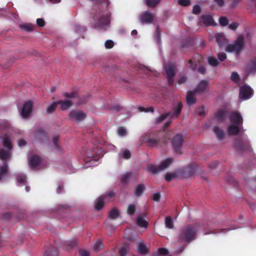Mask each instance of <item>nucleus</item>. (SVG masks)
<instances>
[{
    "label": "nucleus",
    "mask_w": 256,
    "mask_h": 256,
    "mask_svg": "<svg viewBox=\"0 0 256 256\" xmlns=\"http://www.w3.org/2000/svg\"><path fill=\"white\" fill-rule=\"evenodd\" d=\"M208 64L212 66H216L218 64V62L216 58L214 56H210L208 58Z\"/></svg>",
    "instance_id": "32"
},
{
    "label": "nucleus",
    "mask_w": 256,
    "mask_h": 256,
    "mask_svg": "<svg viewBox=\"0 0 256 256\" xmlns=\"http://www.w3.org/2000/svg\"><path fill=\"white\" fill-rule=\"evenodd\" d=\"M26 141H25L24 140H22V139L19 140L18 142V146L20 147L24 146L26 145Z\"/></svg>",
    "instance_id": "60"
},
{
    "label": "nucleus",
    "mask_w": 256,
    "mask_h": 256,
    "mask_svg": "<svg viewBox=\"0 0 256 256\" xmlns=\"http://www.w3.org/2000/svg\"><path fill=\"white\" fill-rule=\"evenodd\" d=\"M128 250V246H122L120 250V254L121 256H126V252Z\"/></svg>",
    "instance_id": "46"
},
{
    "label": "nucleus",
    "mask_w": 256,
    "mask_h": 256,
    "mask_svg": "<svg viewBox=\"0 0 256 256\" xmlns=\"http://www.w3.org/2000/svg\"><path fill=\"white\" fill-rule=\"evenodd\" d=\"M110 22V20L108 17L106 18H102L100 20L99 24L98 25V27L103 28L104 25L107 26L108 24Z\"/></svg>",
    "instance_id": "30"
},
{
    "label": "nucleus",
    "mask_w": 256,
    "mask_h": 256,
    "mask_svg": "<svg viewBox=\"0 0 256 256\" xmlns=\"http://www.w3.org/2000/svg\"><path fill=\"white\" fill-rule=\"evenodd\" d=\"M64 96L68 98H72L74 97L75 94L74 92H71V93H68V92H64Z\"/></svg>",
    "instance_id": "59"
},
{
    "label": "nucleus",
    "mask_w": 256,
    "mask_h": 256,
    "mask_svg": "<svg viewBox=\"0 0 256 256\" xmlns=\"http://www.w3.org/2000/svg\"><path fill=\"white\" fill-rule=\"evenodd\" d=\"M178 3L182 6H189L190 2V0H178Z\"/></svg>",
    "instance_id": "44"
},
{
    "label": "nucleus",
    "mask_w": 256,
    "mask_h": 256,
    "mask_svg": "<svg viewBox=\"0 0 256 256\" xmlns=\"http://www.w3.org/2000/svg\"><path fill=\"white\" fill-rule=\"evenodd\" d=\"M208 86V81L202 80L200 82L195 90L196 92H202L206 90Z\"/></svg>",
    "instance_id": "20"
},
{
    "label": "nucleus",
    "mask_w": 256,
    "mask_h": 256,
    "mask_svg": "<svg viewBox=\"0 0 256 256\" xmlns=\"http://www.w3.org/2000/svg\"><path fill=\"white\" fill-rule=\"evenodd\" d=\"M114 194L113 192H110L108 194L99 197L95 202L94 207L96 210H101L104 206V200H111L114 196Z\"/></svg>",
    "instance_id": "7"
},
{
    "label": "nucleus",
    "mask_w": 256,
    "mask_h": 256,
    "mask_svg": "<svg viewBox=\"0 0 256 256\" xmlns=\"http://www.w3.org/2000/svg\"><path fill=\"white\" fill-rule=\"evenodd\" d=\"M218 57L220 61L222 62L226 59V56L224 52L219 53L218 54Z\"/></svg>",
    "instance_id": "50"
},
{
    "label": "nucleus",
    "mask_w": 256,
    "mask_h": 256,
    "mask_svg": "<svg viewBox=\"0 0 256 256\" xmlns=\"http://www.w3.org/2000/svg\"><path fill=\"white\" fill-rule=\"evenodd\" d=\"M103 247V244L100 241H97L94 246V248L96 251L100 250Z\"/></svg>",
    "instance_id": "42"
},
{
    "label": "nucleus",
    "mask_w": 256,
    "mask_h": 256,
    "mask_svg": "<svg viewBox=\"0 0 256 256\" xmlns=\"http://www.w3.org/2000/svg\"><path fill=\"white\" fill-rule=\"evenodd\" d=\"M173 160L171 158H167L164 160L158 166L150 165L148 168V170L155 174L160 170H164L172 163Z\"/></svg>",
    "instance_id": "4"
},
{
    "label": "nucleus",
    "mask_w": 256,
    "mask_h": 256,
    "mask_svg": "<svg viewBox=\"0 0 256 256\" xmlns=\"http://www.w3.org/2000/svg\"><path fill=\"white\" fill-rule=\"evenodd\" d=\"M203 22L206 26L212 25L214 24V20L212 16L210 15H204L201 17Z\"/></svg>",
    "instance_id": "21"
},
{
    "label": "nucleus",
    "mask_w": 256,
    "mask_h": 256,
    "mask_svg": "<svg viewBox=\"0 0 256 256\" xmlns=\"http://www.w3.org/2000/svg\"><path fill=\"white\" fill-rule=\"evenodd\" d=\"M195 232L192 226L186 227L183 229L180 235V239L182 241H190L194 239Z\"/></svg>",
    "instance_id": "6"
},
{
    "label": "nucleus",
    "mask_w": 256,
    "mask_h": 256,
    "mask_svg": "<svg viewBox=\"0 0 256 256\" xmlns=\"http://www.w3.org/2000/svg\"><path fill=\"white\" fill-rule=\"evenodd\" d=\"M80 256H89V253L86 250L80 252Z\"/></svg>",
    "instance_id": "63"
},
{
    "label": "nucleus",
    "mask_w": 256,
    "mask_h": 256,
    "mask_svg": "<svg viewBox=\"0 0 256 256\" xmlns=\"http://www.w3.org/2000/svg\"><path fill=\"white\" fill-rule=\"evenodd\" d=\"M170 115V114L168 113L164 114H162L156 120V123L158 124L162 121L164 120L166 117Z\"/></svg>",
    "instance_id": "45"
},
{
    "label": "nucleus",
    "mask_w": 256,
    "mask_h": 256,
    "mask_svg": "<svg viewBox=\"0 0 256 256\" xmlns=\"http://www.w3.org/2000/svg\"><path fill=\"white\" fill-rule=\"evenodd\" d=\"M160 0H144V2L149 7H154L158 4Z\"/></svg>",
    "instance_id": "27"
},
{
    "label": "nucleus",
    "mask_w": 256,
    "mask_h": 256,
    "mask_svg": "<svg viewBox=\"0 0 256 256\" xmlns=\"http://www.w3.org/2000/svg\"><path fill=\"white\" fill-rule=\"evenodd\" d=\"M30 167L40 168L44 162L37 156H32L28 160Z\"/></svg>",
    "instance_id": "13"
},
{
    "label": "nucleus",
    "mask_w": 256,
    "mask_h": 256,
    "mask_svg": "<svg viewBox=\"0 0 256 256\" xmlns=\"http://www.w3.org/2000/svg\"><path fill=\"white\" fill-rule=\"evenodd\" d=\"M215 38L218 44L221 48L228 42V40L226 38L225 36L222 33H218L216 34Z\"/></svg>",
    "instance_id": "16"
},
{
    "label": "nucleus",
    "mask_w": 256,
    "mask_h": 256,
    "mask_svg": "<svg viewBox=\"0 0 256 256\" xmlns=\"http://www.w3.org/2000/svg\"><path fill=\"white\" fill-rule=\"evenodd\" d=\"M230 124L228 126V132L230 134H237L242 130L243 120L240 113H232L230 116Z\"/></svg>",
    "instance_id": "1"
},
{
    "label": "nucleus",
    "mask_w": 256,
    "mask_h": 256,
    "mask_svg": "<svg viewBox=\"0 0 256 256\" xmlns=\"http://www.w3.org/2000/svg\"><path fill=\"white\" fill-rule=\"evenodd\" d=\"M2 141L4 146L6 147L8 150H4L3 148L0 149V159L2 160H6L10 158V150L12 148L11 141L9 136L4 135L2 138Z\"/></svg>",
    "instance_id": "3"
},
{
    "label": "nucleus",
    "mask_w": 256,
    "mask_h": 256,
    "mask_svg": "<svg viewBox=\"0 0 256 256\" xmlns=\"http://www.w3.org/2000/svg\"><path fill=\"white\" fill-rule=\"evenodd\" d=\"M184 139L181 134H178L172 140V145L176 151H178L182 147Z\"/></svg>",
    "instance_id": "14"
},
{
    "label": "nucleus",
    "mask_w": 256,
    "mask_h": 256,
    "mask_svg": "<svg viewBox=\"0 0 256 256\" xmlns=\"http://www.w3.org/2000/svg\"><path fill=\"white\" fill-rule=\"evenodd\" d=\"M224 114L225 110L223 109L220 110L218 111L216 113L215 118L218 120H221L222 119Z\"/></svg>",
    "instance_id": "33"
},
{
    "label": "nucleus",
    "mask_w": 256,
    "mask_h": 256,
    "mask_svg": "<svg viewBox=\"0 0 256 256\" xmlns=\"http://www.w3.org/2000/svg\"><path fill=\"white\" fill-rule=\"evenodd\" d=\"M238 26V24L236 22H232L229 24L228 28L232 30H236Z\"/></svg>",
    "instance_id": "54"
},
{
    "label": "nucleus",
    "mask_w": 256,
    "mask_h": 256,
    "mask_svg": "<svg viewBox=\"0 0 256 256\" xmlns=\"http://www.w3.org/2000/svg\"><path fill=\"white\" fill-rule=\"evenodd\" d=\"M138 110L140 112H154V108L152 107L145 108L143 107H140L138 108Z\"/></svg>",
    "instance_id": "52"
},
{
    "label": "nucleus",
    "mask_w": 256,
    "mask_h": 256,
    "mask_svg": "<svg viewBox=\"0 0 256 256\" xmlns=\"http://www.w3.org/2000/svg\"><path fill=\"white\" fill-rule=\"evenodd\" d=\"M256 72V60L250 62L245 69L246 76Z\"/></svg>",
    "instance_id": "15"
},
{
    "label": "nucleus",
    "mask_w": 256,
    "mask_h": 256,
    "mask_svg": "<svg viewBox=\"0 0 256 256\" xmlns=\"http://www.w3.org/2000/svg\"><path fill=\"white\" fill-rule=\"evenodd\" d=\"M200 7L198 5H195L193 7L192 12L194 14H198L200 12Z\"/></svg>",
    "instance_id": "49"
},
{
    "label": "nucleus",
    "mask_w": 256,
    "mask_h": 256,
    "mask_svg": "<svg viewBox=\"0 0 256 256\" xmlns=\"http://www.w3.org/2000/svg\"><path fill=\"white\" fill-rule=\"evenodd\" d=\"M154 17L152 13L146 11L140 16V22L142 24H150L154 22Z\"/></svg>",
    "instance_id": "11"
},
{
    "label": "nucleus",
    "mask_w": 256,
    "mask_h": 256,
    "mask_svg": "<svg viewBox=\"0 0 256 256\" xmlns=\"http://www.w3.org/2000/svg\"><path fill=\"white\" fill-rule=\"evenodd\" d=\"M36 24L40 26H44V21L42 18H38Z\"/></svg>",
    "instance_id": "55"
},
{
    "label": "nucleus",
    "mask_w": 256,
    "mask_h": 256,
    "mask_svg": "<svg viewBox=\"0 0 256 256\" xmlns=\"http://www.w3.org/2000/svg\"><path fill=\"white\" fill-rule=\"evenodd\" d=\"M250 5L256 8V0H250Z\"/></svg>",
    "instance_id": "64"
},
{
    "label": "nucleus",
    "mask_w": 256,
    "mask_h": 256,
    "mask_svg": "<svg viewBox=\"0 0 256 256\" xmlns=\"http://www.w3.org/2000/svg\"><path fill=\"white\" fill-rule=\"evenodd\" d=\"M58 104L60 106L62 110H66L70 108L72 104V102L70 100H65L57 102Z\"/></svg>",
    "instance_id": "18"
},
{
    "label": "nucleus",
    "mask_w": 256,
    "mask_h": 256,
    "mask_svg": "<svg viewBox=\"0 0 256 256\" xmlns=\"http://www.w3.org/2000/svg\"><path fill=\"white\" fill-rule=\"evenodd\" d=\"M136 224L139 227L146 228L148 226V223L144 217V216H140L136 218Z\"/></svg>",
    "instance_id": "19"
},
{
    "label": "nucleus",
    "mask_w": 256,
    "mask_h": 256,
    "mask_svg": "<svg viewBox=\"0 0 256 256\" xmlns=\"http://www.w3.org/2000/svg\"><path fill=\"white\" fill-rule=\"evenodd\" d=\"M20 28L26 32H30L34 30V26L31 24H24L20 26Z\"/></svg>",
    "instance_id": "35"
},
{
    "label": "nucleus",
    "mask_w": 256,
    "mask_h": 256,
    "mask_svg": "<svg viewBox=\"0 0 256 256\" xmlns=\"http://www.w3.org/2000/svg\"><path fill=\"white\" fill-rule=\"evenodd\" d=\"M244 46V38L242 36H239L233 44H228L226 50L230 52L238 54L242 51Z\"/></svg>",
    "instance_id": "2"
},
{
    "label": "nucleus",
    "mask_w": 256,
    "mask_h": 256,
    "mask_svg": "<svg viewBox=\"0 0 256 256\" xmlns=\"http://www.w3.org/2000/svg\"><path fill=\"white\" fill-rule=\"evenodd\" d=\"M253 94V90L248 86H244L240 87V98L243 100L249 99Z\"/></svg>",
    "instance_id": "8"
},
{
    "label": "nucleus",
    "mask_w": 256,
    "mask_h": 256,
    "mask_svg": "<svg viewBox=\"0 0 256 256\" xmlns=\"http://www.w3.org/2000/svg\"><path fill=\"white\" fill-rule=\"evenodd\" d=\"M155 37H156V40L158 42H159L160 38V32L158 29L156 30V32Z\"/></svg>",
    "instance_id": "61"
},
{
    "label": "nucleus",
    "mask_w": 256,
    "mask_h": 256,
    "mask_svg": "<svg viewBox=\"0 0 256 256\" xmlns=\"http://www.w3.org/2000/svg\"><path fill=\"white\" fill-rule=\"evenodd\" d=\"M130 152L128 150H124L121 154L122 157L125 159L129 158L130 157Z\"/></svg>",
    "instance_id": "41"
},
{
    "label": "nucleus",
    "mask_w": 256,
    "mask_h": 256,
    "mask_svg": "<svg viewBox=\"0 0 256 256\" xmlns=\"http://www.w3.org/2000/svg\"><path fill=\"white\" fill-rule=\"evenodd\" d=\"M148 144L150 146H157L158 144V140L155 138H150L147 140Z\"/></svg>",
    "instance_id": "39"
},
{
    "label": "nucleus",
    "mask_w": 256,
    "mask_h": 256,
    "mask_svg": "<svg viewBox=\"0 0 256 256\" xmlns=\"http://www.w3.org/2000/svg\"><path fill=\"white\" fill-rule=\"evenodd\" d=\"M230 78L232 80H234L236 82H239L240 76L236 72H232V73Z\"/></svg>",
    "instance_id": "40"
},
{
    "label": "nucleus",
    "mask_w": 256,
    "mask_h": 256,
    "mask_svg": "<svg viewBox=\"0 0 256 256\" xmlns=\"http://www.w3.org/2000/svg\"><path fill=\"white\" fill-rule=\"evenodd\" d=\"M165 70L167 77L168 78V82L172 84L174 82V76L176 66L174 64H170L165 66Z\"/></svg>",
    "instance_id": "10"
},
{
    "label": "nucleus",
    "mask_w": 256,
    "mask_h": 256,
    "mask_svg": "<svg viewBox=\"0 0 256 256\" xmlns=\"http://www.w3.org/2000/svg\"><path fill=\"white\" fill-rule=\"evenodd\" d=\"M32 102L31 101H28L24 102L20 110V114L22 118H26L30 114L32 111Z\"/></svg>",
    "instance_id": "9"
},
{
    "label": "nucleus",
    "mask_w": 256,
    "mask_h": 256,
    "mask_svg": "<svg viewBox=\"0 0 256 256\" xmlns=\"http://www.w3.org/2000/svg\"><path fill=\"white\" fill-rule=\"evenodd\" d=\"M196 92V90H194V92L188 91V92L186 100L188 105H192L196 102V99L194 96Z\"/></svg>",
    "instance_id": "17"
},
{
    "label": "nucleus",
    "mask_w": 256,
    "mask_h": 256,
    "mask_svg": "<svg viewBox=\"0 0 256 256\" xmlns=\"http://www.w3.org/2000/svg\"><path fill=\"white\" fill-rule=\"evenodd\" d=\"M182 108V104L180 102H178V104L177 106L174 108V114H173L174 116H178L181 112Z\"/></svg>",
    "instance_id": "37"
},
{
    "label": "nucleus",
    "mask_w": 256,
    "mask_h": 256,
    "mask_svg": "<svg viewBox=\"0 0 256 256\" xmlns=\"http://www.w3.org/2000/svg\"><path fill=\"white\" fill-rule=\"evenodd\" d=\"M70 120L76 122H80L86 118V114L82 111L72 110L68 114Z\"/></svg>",
    "instance_id": "12"
},
{
    "label": "nucleus",
    "mask_w": 256,
    "mask_h": 256,
    "mask_svg": "<svg viewBox=\"0 0 256 256\" xmlns=\"http://www.w3.org/2000/svg\"><path fill=\"white\" fill-rule=\"evenodd\" d=\"M145 189V186L142 184H139L136 188L134 191V194L136 196H140Z\"/></svg>",
    "instance_id": "25"
},
{
    "label": "nucleus",
    "mask_w": 256,
    "mask_h": 256,
    "mask_svg": "<svg viewBox=\"0 0 256 256\" xmlns=\"http://www.w3.org/2000/svg\"><path fill=\"white\" fill-rule=\"evenodd\" d=\"M114 42L112 40H107L105 42L104 46L106 48H111L114 46Z\"/></svg>",
    "instance_id": "47"
},
{
    "label": "nucleus",
    "mask_w": 256,
    "mask_h": 256,
    "mask_svg": "<svg viewBox=\"0 0 256 256\" xmlns=\"http://www.w3.org/2000/svg\"><path fill=\"white\" fill-rule=\"evenodd\" d=\"M189 63L190 64V67L192 69L194 70L196 68V64L195 63L193 64V62L192 60H190L189 61Z\"/></svg>",
    "instance_id": "62"
},
{
    "label": "nucleus",
    "mask_w": 256,
    "mask_h": 256,
    "mask_svg": "<svg viewBox=\"0 0 256 256\" xmlns=\"http://www.w3.org/2000/svg\"><path fill=\"white\" fill-rule=\"evenodd\" d=\"M118 134L120 136H124L127 134V130L126 128L124 127H120L118 128Z\"/></svg>",
    "instance_id": "36"
},
{
    "label": "nucleus",
    "mask_w": 256,
    "mask_h": 256,
    "mask_svg": "<svg viewBox=\"0 0 256 256\" xmlns=\"http://www.w3.org/2000/svg\"><path fill=\"white\" fill-rule=\"evenodd\" d=\"M196 112L200 115V116H204V108H200L197 109Z\"/></svg>",
    "instance_id": "58"
},
{
    "label": "nucleus",
    "mask_w": 256,
    "mask_h": 256,
    "mask_svg": "<svg viewBox=\"0 0 256 256\" xmlns=\"http://www.w3.org/2000/svg\"><path fill=\"white\" fill-rule=\"evenodd\" d=\"M9 124L7 122H0V129H3L8 128Z\"/></svg>",
    "instance_id": "56"
},
{
    "label": "nucleus",
    "mask_w": 256,
    "mask_h": 256,
    "mask_svg": "<svg viewBox=\"0 0 256 256\" xmlns=\"http://www.w3.org/2000/svg\"><path fill=\"white\" fill-rule=\"evenodd\" d=\"M58 104L57 102H54L52 103L46 109V112L48 114H51L53 112L56 108V105Z\"/></svg>",
    "instance_id": "34"
},
{
    "label": "nucleus",
    "mask_w": 256,
    "mask_h": 256,
    "mask_svg": "<svg viewBox=\"0 0 256 256\" xmlns=\"http://www.w3.org/2000/svg\"><path fill=\"white\" fill-rule=\"evenodd\" d=\"M165 225L168 228H172L174 227V224L172 219L169 217H166L165 218Z\"/></svg>",
    "instance_id": "28"
},
{
    "label": "nucleus",
    "mask_w": 256,
    "mask_h": 256,
    "mask_svg": "<svg viewBox=\"0 0 256 256\" xmlns=\"http://www.w3.org/2000/svg\"><path fill=\"white\" fill-rule=\"evenodd\" d=\"M100 154H101V151L98 148L93 150L92 152H86V156L87 158L85 160L87 164L86 167L96 165L97 160L98 158L97 156Z\"/></svg>",
    "instance_id": "5"
},
{
    "label": "nucleus",
    "mask_w": 256,
    "mask_h": 256,
    "mask_svg": "<svg viewBox=\"0 0 256 256\" xmlns=\"http://www.w3.org/2000/svg\"><path fill=\"white\" fill-rule=\"evenodd\" d=\"M160 198V194L159 192L154 194L152 196V199L154 201L158 202Z\"/></svg>",
    "instance_id": "48"
},
{
    "label": "nucleus",
    "mask_w": 256,
    "mask_h": 256,
    "mask_svg": "<svg viewBox=\"0 0 256 256\" xmlns=\"http://www.w3.org/2000/svg\"><path fill=\"white\" fill-rule=\"evenodd\" d=\"M36 137L38 138H40L42 137H46L45 132L43 130H41L40 132L36 134Z\"/></svg>",
    "instance_id": "53"
},
{
    "label": "nucleus",
    "mask_w": 256,
    "mask_h": 256,
    "mask_svg": "<svg viewBox=\"0 0 256 256\" xmlns=\"http://www.w3.org/2000/svg\"><path fill=\"white\" fill-rule=\"evenodd\" d=\"M176 177V172H168L166 174L165 178L166 180L170 182Z\"/></svg>",
    "instance_id": "31"
},
{
    "label": "nucleus",
    "mask_w": 256,
    "mask_h": 256,
    "mask_svg": "<svg viewBox=\"0 0 256 256\" xmlns=\"http://www.w3.org/2000/svg\"><path fill=\"white\" fill-rule=\"evenodd\" d=\"M214 132L219 140H222L224 138L225 132L222 130L218 127H214Z\"/></svg>",
    "instance_id": "22"
},
{
    "label": "nucleus",
    "mask_w": 256,
    "mask_h": 256,
    "mask_svg": "<svg viewBox=\"0 0 256 256\" xmlns=\"http://www.w3.org/2000/svg\"><path fill=\"white\" fill-rule=\"evenodd\" d=\"M17 184L19 186H23L26 182V178L24 175L18 174L16 178Z\"/></svg>",
    "instance_id": "24"
},
{
    "label": "nucleus",
    "mask_w": 256,
    "mask_h": 256,
    "mask_svg": "<svg viewBox=\"0 0 256 256\" xmlns=\"http://www.w3.org/2000/svg\"><path fill=\"white\" fill-rule=\"evenodd\" d=\"M148 251V247L142 242H139L138 246V252L141 254H146Z\"/></svg>",
    "instance_id": "23"
},
{
    "label": "nucleus",
    "mask_w": 256,
    "mask_h": 256,
    "mask_svg": "<svg viewBox=\"0 0 256 256\" xmlns=\"http://www.w3.org/2000/svg\"><path fill=\"white\" fill-rule=\"evenodd\" d=\"M130 176V174L128 173H126L124 174L121 178L122 182L124 184L126 183Z\"/></svg>",
    "instance_id": "51"
},
{
    "label": "nucleus",
    "mask_w": 256,
    "mask_h": 256,
    "mask_svg": "<svg viewBox=\"0 0 256 256\" xmlns=\"http://www.w3.org/2000/svg\"><path fill=\"white\" fill-rule=\"evenodd\" d=\"M136 211V206L133 204H130L128 206L127 212L129 215L133 214Z\"/></svg>",
    "instance_id": "38"
},
{
    "label": "nucleus",
    "mask_w": 256,
    "mask_h": 256,
    "mask_svg": "<svg viewBox=\"0 0 256 256\" xmlns=\"http://www.w3.org/2000/svg\"><path fill=\"white\" fill-rule=\"evenodd\" d=\"M186 78L184 76H182L180 78L178 82L179 84H182L186 82Z\"/></svg>",
    "instance_id": "57"
},
{
    "label": "nucleus",
    "mask_w": 256,
    "mask_h": 256,
    "mask_svg": "<svg viewBox=\"0 0 256 256\" xmlns=\"http://www.w3.org/2000/svg\"><path fill=\"white\" fill-rule=\"evenodd\" d=\"M219 22L222 26H226L228 24V20L226 17H221L219 18Z\"/></svg>",
    "instance_id": "43"
},
{
    "label": "nucleus",
    "mask_w": 256,
    "mask_h": 256,
    "mask_svg": "<svg viewBox=\"0 0 256 256\" xmlns=\"http://www.w3.org/2000/svg\"><path fill=\"white\" fill-rule=\"evenodd\" d=\"M120 212L116 208L112 209L109 213V217L112 219H116L118 217Z\"/></svg>",
    "instance_id": "26"
},
{
    "label": "nucleus",
    "mask_w": 256,
    "mask_h": 256,
    "mask_svg": "<svg viewBox=\"0 0 256 256\" xmlns=\"http://www.w3.org/2000/svg\"><path fill=\"white\" fill-rule=\"evenodd\" d=\"M8 171V166L6 164H4L2 165L0 169V180L2 177L6 174Z\"/></svg>",
    "instance_id": "29"
}]
</instances>
